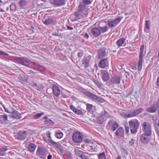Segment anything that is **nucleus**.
<instances>
[{"mask_svg":"<svg viewBox=\"0 0 159 159\" xmlns=\"http://www.w3.org/2000/svg\"><path fill=\"white\" fill-rule=\"evenodd\" d=\"M75 113L76 114L82 116L83 115V113L81 111L78 109Z\"/></svg>","mask_w":159,"mask_h":159,"instance_id":"obj_45","label":"nucleus"},{"mask_svg":"<svg viewBox=\"0 0 159 159\" xmlns=\"http://www.w3.org/2000/svg\"><path fill=\"white\" fill-rule=\"evenodd\" d=\"M120 78L118 76H114L111 79V82L113 84H119L120 83Z\"/></svg>","mask_w":159,"mask_h":159,"instance_id":"obj_22","label":"nucleus"},{"mask_svg":"<svg viewBox=\"0 0 159 159\" xmlns=\"http://www.w3.org/2000/svg\"><path fill=\"white\" fill-rule=\"evenodd\" d=\"M84 141L85 143H89L90 142V140L89 139H85Z\"/></svg>","mask_w":159,"mask_h":159,"instance_id":"obj_59","label":"nucleus"},{"mask_svg":"<svg viewBox=\"0 0 159 159\" xmlns=\"http://www.w3.org/2000/svg\"><path fill=\"white\" fill-rule=\"evenodd\" d=\"M101 74L103 80L105 81H107L109 78L108 72L105 70H102L101 71Z\"/></svg>","mask_w":159,"mask_h":159,"instance_id":"obj_20","label":"nucleus"},{"mask_svg":"<svg viewBox=\"0 0 159 159\" xmlns=\"http://www.w3.org/2000/svg\"><path fill=\"white\" fill-rule=\"evenodd\" d=\"M66 28L68 30H73V28L72 27H70L69 26H67Z\"/></svg>","mask_w":159,"mask_h":159,"instance_id":"obj_60","label":"nucleus"},{"mask_svg":"<svg viewBox=\"0 0 159 159\" xmlns=\"http://www.w3.org/2000/svg\"><path fill=\"white\" fill-rule=\"evenodd\" d=\"M72 140L75 143H79L83 139V135L79 132H75L73 134Z\"/></svg>","mask_w":159,"mask_h":159,"instance_id":"obj_6","label":"nucleus"},{"mask_svg":"<svg viewBox=\"0 0 159 159\" xmlns=\"http://www.w3.org/2000/svg\"><path fill=\"white\" fill-rule=\"evenodd\" d=\"M83 54V51L81 50H80L78 51V56L79 57H81Z\"/></svg>","mask_w":159,"mask_h":159,"instance_id":"obj_48","label":"nucleus"},{"mask_svg":"<svg viewBox=\"0 0 159 159\" xmlns=\"http://www.w3.org/2000/svg\"><path fill=\"white\" fill-rule=\"evenodd\" d=\"M43 88V86L42 85H40L37 86V89L39 91L42 90Z\"/></svg>","mask_w":159,"mask_h":159,"instance_id":"obj_50","label":"nucleus"},{"mask_svg":"<svg viewBox=\"0 0 159 159\" xmlns=\"http://www.w3.org/2000/svg\"><path fill=\"white\" fill-rule=\"evenodd\" d=\"M89 60H88L87 58H84L83 60L82 64L84 65V66L85 68L88 67L89 66Z\"/></svg>","mask_w":159,"mask_h":159,"instance_id":"obj_30","label":"nucleus"},{"mask_svg":"<svg viewBox=\"0 0 159 159\" xmlns=\"http://www.w3.org/2000/svg\"><path fill=\"white\" fill-rule=\"evenodd\" d=\"M99 29L100 30L101 32L102 33H104L107 31L108 28L107 26H106L102 27H100Z\"/></svg>","mask_w":159,"mask_h":159,"instance_id":"obj_38","label":"nucleus"},{"mask_svg":"<svg viewBox=\"0 0 159 159\" xmlns=\"http://www.w3.org/2000/svg\"><path fill=\"white\" fill-rule=\"evenodd\" d=\"M1 55L8 56L9 54L7 53L4 52L0 51V55Z\"/></svg>","mask_w":159,"mask_h":159,"instance_id":"obj_52","label":"nucleus"},{"mask_svg":"<svg viewBox=\"0 0 159 159\" xmlns=\"http://www.w3.org/2000/svg\"><path fill=\"white\" fill-rule=\"evenodd\" d=\"M120 115L123 117L129 118L131 117L130 113L127 112H122L120 114Z\"/></svg>","mask_w":159,"mask_h":159,"instance_id":"obj_32","label":"nucleus"},{"mask_svg":"<svg viewBox=\"0 0 159 159\" xmlns=\"http://www.w3.org/2000/svg\"><path fill=\"white\" fill-rule=\"evenodd\" d=\"M98 159H106V156L104 152L98 154Z\"/></svg>","mask_w":159,"mask_h":159,"instance_id":"obj_36","label":"nucleus"},{"mask_svg":"<svg viewBox=\"0 0 159 159\" xmlns=\"http://www.w3.org/2000/svg\"><path fill=\"white\" fill-rule=\"evenodd\" d=\"M94 82H95V84L97 85H98V86L99 87H101V85L100 84L99 82L98 81H95Z\"/></svg>","mask_w":159,"mask_h":159,"instance_id":"obj_57","label":"nucleus"},{"mask_svg":"<svg viewBox=\"0 0 159 159\" xmlns=\"http://www.w3.org/2000/svg\"><path fill=\"white\" fill-rule=\"evenodd\" d=\"M80 158L81 159H89L88 157L86 156L84 154L81 155Z\"/></svg>","mask_w":159,"mask_h":159,"instance_id":"obj_51","label":"nucleus"},{"mask_svg":"<svg viewBox=\"0 0 159 159\" xmlns=\"http://www.w3.org/2000/svg\"><path fill=\"white\" fill-rule=\"evenodd\" d=\"M78 11H79L84 16H86L88 14L85 6L84 4L80 3L79 4L78 8Z\"/></svg>","mask_w":159,"mask_h":159,"instance_id":"obj_11","label":"nucleus"},{"mask_svg":"<svg viewBox=\"0 0 159 159\" xmlns=\"http://www.w3.org/2000/svg\"><path fill=\"white\" fill-rule=\"evenodd\" d=\"M36 145L32 143H30L29 144L28 147V149L31 152H33L35 150Z\"/></svg>","mask_w":159,"mask_h":159,"instance_id":"obj_26","label":"nucleus"},{"mask_svg":"<svg viewBox=\"0 0 159 159\" xmlns=\"http://www.w3.org/2000/svg\"><path fill=\"white\" fill-rule=\"evenodd\" d=\"M106 54V48H103L99 49L98 52V58L101 59L105 57Z\"/></svg>","mask_w":159,"mask_h":159,"instance_id":"obj_17","label":"nucleus"},{"mask_svg":"<svg viewBox=\"0 0 159 159\" xmlns=\"http://www.w3.org/2000/svg\"><path fill=\"white\" fill-rule=\"evenodd\" d=\"M27 134V132L25 131H20L17 134V137L20 140H23L25 139Z\"/></svg>","mask_w":159,"mask_h":159,"instance_id":"obj_16","label":"nucleus"},{"mask_svg":"<svg viewBox=\"0 0 159 159\" xmlns=\"http://www.w3.org/2000/svg\"><path fill=\"white\" fill-rule=\"evenodd\" d=\"M75 15L76 17H79L80 16H84L79 11H76L75 13Z\"/></svg>","mask_w":159,"mask_h":159,"instance_id":"obj_47","label":"nucleus"},{"mask_svg":"<svg viewBox=\"0 0 159 159\" xmlns=\"http://www.w3.org/2000/svg\"><path fill=\"white\" fill-rule=\"evenodd\" d=\"M125 40L126 39H125L122 38L117 40L116 42V43L118 45L119 47L123 46H124L126 45Z\"/></svg>","mask_w":159,"mask_h":159,"instance_id":"obj_21","label":"nucleus"},{"mask_svg":"<svg viewBox=\"0 0 159 159\" xmlns=\"http://www.w3.org/2000/svg\"><path fill=\"white\" fill-rule=\"evenodd\" d=\"M84 38L86 39H88L89 38V36L87 33H85L84 36Z\"/></svg>","mask_w":159,"mask_h":159,"instance_id":"obj_56","label":"nucleus"},{"mask_svg":"<svg viewBox=\"0 0 159 159\" xmlns=\"http://www.w3.org/2000/svg\"><path fill=\"white\" fill-rule=\"evenodd\" d=\"M44 123L45 125L52 124L54 123L50 119H47L44 121Z\"/></svg>","mask_w":159,"mask_h":159,"instance_id":"obj_42","label":"nucleus"},{"mask_svg":"<svg viewBox=\"0 0 159 159\" xmlns=\"http://www.w3.org/2000/svg\"><path fill=\"white\" fill-rule=\"evenodd\" d=\"M125 133L126 134H128V133L129 131V128L127 126H125Z\"/></svg>","mask_w":159,"mask_h":159,"instance_id":"obj_53","label":"nucleus"},{"mask_svg":"<svg viewBox=\"0 0 159 159\" xmlns=\"http://www.w3.org/2000/svg\"><path fill=\"white\" fill-rule=\"evenodd\" d=\"M98 66L100 68H104L108 65V62L107 58L101 60L98 63Z\"/></svg>","mask_w":159,"mask_h":159,"instance_id":"obj_18","label":"nucleus"},{"mask_svg":"<svg viewBox=\"0 0 159 159\" xmlns=\"http://www.w3.org/2000/svg\"><path fill=\"white\" fill-rule=\"evenodd\" d=\"M157 109H159V99L157 103H155L152 106L147 108L146 111L148 112L153 113L155 112Z\"/></svg>","mask_w":159,"mask_h":159,"instance_id":"obj_10","label":"nucleus"},{"mask_svg":"<svg viewBox=\"0 0 159 159\" xmlns=\"http://www.w3.org/2000/svg\"><path fill=\"white\" fill-rule=\"evenodd\" d=\"M37 152L39 155H42L44 153V149L41 147H39L37 149Z\"/></svg>","mask_w":159,"mask_h":159,"instance_id":"obj_33","label":"nucleus"},{"mask_svg":"<svg viewBox=\"0 0 159 159\" xmlns=\"http://www.w3.org/2000/svg\"><path fill=\"white\" fill-rule=\"evenodd\" d=\"M47 142L50 145L54 146L55 149L57 151L58 153L61 154L63 152V150L61 148V146L59 144V142H56L52 139H48Z\"/></svg>","mask_w":159,"mask_h":159,"instance_id":"obj_4","label":"nucleus"},{"mask_svg":"<svg viewBox=\"0 0 159 159\" xmlns=\"http://www.w3.org/2000/svg\"><path fill=\"white\" fill-rule=\"evenodd\" d=\"M8 120H5L4 119H1L0 120V123L3 124V123H6V122L8 121Z\"/></svg>","mask_w":159,"mask_h":159,"instance_id":"obj_54","label":"nucleus"},{"mask_svg":"<svg viewBox=\"0 0 159 159\" xmlns=\"http://www.w3.org/2000/svg\"><path fill=\"white\" fill-rule=\"evenodd\" d=\"M93 99H96L97 101L100 103H103L104 102V100L100 97H98L96 96V98Z\"/></svg>","mask_w":159,"mask_h":159,"instance_id":"obj_40","label":"nucleus"},{"mask_svg":"<svg viewBox=\"0 0 159 159\" xmlns=\"http://www.w3.org/2000/svg\"><path fill=\"white\" fill-rule=\"evenodd\" d=\"M14 61L15 63L20 64L26 67H29V65L27 63H31L32 62L29 59L23 57H15Z\"/></svg>","mask_w":159,"mask_h":159,"instance_id":"obj_2","label":"nucleus"},{"mask_svg":"<svg viewBox=\"0 0 159 159\" xmlns=\"http://www.w3.org/2000/svg\"><path fill=\"white\" fill-rule=\"evenodd\" d=\"M4 155V153L0 151V156H3Z\"/></svg>","mask_w":159,"mask_h":159,"instance_id":"obj_62","label":"nucleus"},{"mask_svg":"<svg viewBox=\"0 0 159 159\" xmlns=\"http://www.w3.org/2000/svg\"><path fill=\"white\" fill-rule=\"evenodd\" d=\"M122 18V17H117L114 20L109 21L107 23V25L110 28L116 26Z\"/></svg>","mask_w":159,"mask_h":159,"instance_id":"obj_9","label":"nucleus"},{"mask_svg":"<svg viewBox=\"0 0 159 159\" xmlns=\"http://www.w3.org/2000/svg\"><path fill=\"white\" fill-rule=\"evenodd\" d=\"M44 112H41V113H36L35 114L34 116V119H37L39 118L41 116L44 115Z\"/></svg>","mask_w":159,"mask_h":159,"instance_id":"obj_35","label":"nucleus"},{"mask_svg":"<svg viewBox=\"0 0 159 159\" xmlns=\"http://www.w3.org/2000/svg\"><path fill=\"white\" fill-rule=\"evenodd\" d=\"M157 85L159 87V76L157 79Z\"/></svg>","mask_w":159,"mask_h":159,"instance_id":"obj_58","label":"nucleus"},{"mask_svg":"<svg viewBox=\"0 0 159 159\" xmlns=\"http://www.w3.org/2000/svg\"><path fill=\"white\" fill-rule=\"evenodd\" d=\"M86 109L87 111H90L92 109L93 105L92 104L89 103H86Z\"/></svg>","mask_w":159,"mask_h":159,"instance_id":"obj_39","label":"nucleus"},{"mask_svg":"<svg viewBox=\"0 0 159 159\" xmlns=\"http://www.w3.org/2000/svg\"><path fill=\"white\" fill-rule=\"evenodd\" d=\"M85 94L86 96L93 99L95 98H96V95H94L89 92H85Z\"/></svg>","mask_w":159,"mask_h":159,"instance_id":"obj_29","label":"nucleus"},{"mask_svg":"<svg viewBox=\"0 0 159 159\" xmlns=\"http://www.w3.org/2000/svg\"><path fill=\"white\" fill-rule=\"evenodd\" d=\"M52 4L54 7H59L64 5L65 4V0H53Z\"/></svg>","mask_w":159,"mask_h":159,"instance_id":"obj_14","label":"nucleus"},{"mask_svg":"<svg viewBox=\"0 0 159 159\" xmlns=\"http://www.w3.org/2000/svg\"><path fill=\"white\" fill-rule=\"evenodd\" d=\"M144 46L142 45L140 48V54L139 55V59L138 63V69L139 70H141L142 67V64L143 61V58L144 54H143V50Z\"/></svg>","mask_w":159,"mask_h":159,"instance_id":"obj_3","label":"nucleus"},{"mask_svg":"<svg viewBox=\"0 0 159 159\" xmlns=\"http://www.w3.org/2000/svg\"><path fill=\"white\" fill-rule=\"evenodd\" d=\"M135 143V140L134 139H132L131 140L129 141V144L130 146H133Z\"/></svg>","mask_w":159,"mask_h":159,"instance_id":"obj_46","label":"nucleus"},{"mask_svg":"<svg viewBox=\"0 0 159 159\" xmlns=\"http://www.w3.org/2000/svg\"><path fill=\"white\" fill-rule=\"evenodd\" d=\"M9 116L13 119H20L21 118V115L18 111L14 109Z\"/></svg>","mask_w":159,"mask_h":159,"instance_id":"obj_13","label":"nucleus"},{"mask_svg":"<svg viewBox=\"0 0 159 159\" xmlns=\"http://www.w3.org/2000/svg\"><path fill=\"white\" fill-rule=\"evenodd\" d=\"M19 6L22 8L26 6L27 4V2L26 1L24 0H20L19 2Z\"/></svg>","mask_w":159,"mask_h":159,"instance_id":"obj_31","label":"nucleus"},{"mask_svg":"<svg viewBox=\"0 0 159 159\" xmlns=\"http://www.w3.org/2000/svg\"><path fill=\"white\" fill-rule=\"evenodd\" d=\"M83 3L85 5H89L92 3V1L91 0H83Z\"/></svg>","mask_w":159,"mask_h":159,"instance_id":"obj_43","label":"nucleus"},{"mask_svg":"<svg viewBox=\"0 0 159 159\" xmlns=\"http://www.w3.org/2000/svg\"><path fill=\"white\" fill-rule=\"evenodd\" d=\"M74 151L75 154L80 158L81 156V155L83 154L82 151L79 150L78 148L75 149Z\"/></svg>","mask_w":159,"mask_h":159,"instance_id":"obj_28","label":"nucleus"},{"mask_svg":"<svg viewBox=\"0 0 159 159\" xmlns=\"http://www.w3.org/2000/svg\"><path fill=\"white\" fill-rule=\"evenodd\" d=\"M47 135L48 136V137L49 138V139H51V137L50 135V133L49 132L48 133V134L47 133Z\"/></svg>","mask_w":159,"mask_h":159,"instance_id":"obj_63","label":"nucleus"},{"mask_svg":"<svg viewBox=\"0 0 159 159\" xmlns=\"http://www.w3.org/2000/svg\"><path fill=\"white\" fill-rule=\"evenodd\" d=\"M53 92L54 94L56 96H59L60 91L58 87L56 85H54L52 87Z\"/></svg>","mask_w":159,"mask_h":159,"instance_id":"obj_24","label":"nucleus"},{"mask_svg":"<svg viewBox=\"0 0 159 159\" xmlns=\"http://www.w3.org/2000/svg\"><path fill=\"white\" fill-rule=\"evenodd\" d=\"M7 150V148L6 146H3L0 148V151L3 153Z\"/></svg>","mask_w":159,"mask_h":159,"instance_id":"obj_44","label":"nucleus"},{"mask_svg":"<svg viewBox=\"0 0 159 159\" xmlns=\"http://www.w3.org/2000/svg\"><path fill=\"white\" fill-rule=\"evenodd\" d=\"M63 133L62 132H56L55 137L57 139H61L63 136Z\"/></svg>","mask_w":159,"mask_h":159,"instance_id":"obj_34","label":"nucleus"},{"mask_svg":"<svg viewBox=\"0 0 159 159\" xmlns=\"http://www.w3.org/2000/svg\"><path fill=\"white\" fill-rule=\"evenodd\" d=\"M148 134L143 133L140 136V141L144 144H147L150 142V135Z\"/></svg>","mask_w":159,"mask_h":159,"instance_id":"obj_8","label":"nucleus"},{"mask_svg":"<svg viewBox=\"0 0 159 159\" xmlns=\"http://www.w3.org/2000/svg\"><path fill=\"white\" fill-rule=\"evenodd\" d=\"M52 157V155L49 154L47 157L48 159H51Z\"/></svg>","mask_w":159,"mask_h":159,"instance_id":"obj_61","label":"nucleus"},{"mask_svg":"<svg viewBox=\"0 0 159 159\" xmlns=\"http://www.w3.org/2000/svg\"><path fill=\"white\" fill-rule=\"evenodd\" d=\"M0 119H3L5 120H8L7 115L5 113L0 114Z\"/></svg>","mask_w":159,"mask_h":159,"instance_id":"obj_37","label":"nucleus"},{"mask_svg":"<svg viewBox=\"0 0 159 159\" xmlns=\"http://www.w3.org/2000/svg\"><path fill=\"white\" fill-rule=\"evenodd\" d=\"M150 25L151 23L149 20H147L146 21V28L144 29V30L146 32H148L150 28Z\"/></svg>","mask_w":159,"mask_h":159,"instance_id":"obj_27","label":"nucleus"},{"mask_svg":"<svg viewBox=\"0 0 159 159\" xmlns=\"http://www.w3.org/2000/svg\"><path fill=\"white\" fill-rule=\"evenodd\" d=\"M32 84L33 86H37V83H36L35 82H33Z\"/></svg>","mask_w":159,"mask_h":159,"instance_id":"obj_64","label":"nucleus"},{"mask_svg":"<svg viewBox=\"0 0 159 159\" xmlns=\"http://www.w3.org/2000/svg\"><path fill=\"white\" fill-rule=\"evenodd\" d=\"M108 114L104 110H103L101 112L100 115L97 118V121L99 124H102L103 123L104 119L107 117Z\"/></svg>","mask_w":159,"mask_h":159,"instance_id":"obj_7","label":"nucleus"},{"mask_svg":"<svg viewBox=\"0 0 159 159\" xmlns=\"http://www.w3.org/2000/svg\"><path fill=\"white\" fill-rule=\"evenodd\" d=\"M116 135L117 136L123 137L124 135V131L123 128L121 127L119 128L116 132Z\"/></svg>","mask_w":159,"mask_h":159,"instance_id":"obj_23","label":"nucleus"},{"mask_svg":"<svg viewBox=\"0 0 159 159\" xmlns=\"http://www.w3.org/2000/svg\"><path fill=\"white\" fill-rule=\"evenodd\" d=\"M130 131L132 134H135L138 131L139 127V122L136 119H131L128 122Z\"/></svg>","mask_w":159,"mask_h":159,"instance_id":"obj_1","label":"nucleus"},{"mask_svg":"<svg viewBox=\"0 0 159 159\" xmlns=\"http://www.w3.org/2000/svg\"><path fill=\"white\" fill-rule=\"evenodd\" d=\"M118 125L117 122H113L110 120L108 122L107 127L113 131H115L118 127Z\"/></svg>","mask_w":159,"mask_h":159,"instance_id":"obj_12","label":"nucleus"},{"mask_svg":"<svg viewBox=\"0 0 159 159\" xmlns=\"http://www.w3.org/2000/svg\"><path fill=\"white\" fill-rule=\"evenodd\" d=\"M43 23L46 25H48L52 24H53L54 21L52 18H49L48 19L43 20Z\"/></svg>","mask_w":159,"mask_h":159,"instance_id":"obj_25","label":"nucleus"},{"mask_svg":"<svg viewBox=\"0 0 159 159\" xmlns=\"http://www.w3.org/2000/svg\"><path fill=\"white\" fill-rule=\"evenodd\" d=\"M70 108L71 109L74 113L76 111L77 109L75 107H74L73 105L70 106Z\"/></svg>","mask_w":159,"mask_h":159,"instance_id":"obj_49","label":"nucleus"},{"mask_svg":"<svg viewBox=\"0 0 159 159\" xmlns=\"http://www.w3.org/2000/svg\"><path fill=\"white\" fill-rule=\"evenodd\" d=\"M91 33L94 37H97L100 35V30L98 28H94L92 29Z\"/></svg>","mask_w":159,"mask_h":159,"instance_id":"obj_15","label":"nucleus"},{"mask_svg":"<svg viewBox=\"0 0 159 159\" xmlns=\"http://www.w3.org/2000/svg\"><path fill=\"white\" fill-rule=\"evenodd\" d=\"M155 128L157 134L159 136V124L157 123L155 124Z\"/></svg>","mask_w":159,"mask_h":159,"instance_id":"obj_41","label":"nucleus"},{"mask_svg":"<svg viewBox=\"0 0 159 159\" xmlns=\"http://www.w3.org/2000/svg\"><path fill=\"white\" fill-rule=\"evenodd\" d=\"M142 130L144 132V133L151 135L152 130L150 124L148 122H144L142 124Z\"/></svg>","mask_w":159,"mask_h":159,"instance_id":"obj_5","label":"nucleus"},{"mask_svg":"<svg viewBox=\"0 0 159 159\" xmlns=\"http://www.w3.org/2000/svg\"><path fill=\"white\" fill-rule=\"evenodd\" d=\"M3 108H4V110H5V111L6 112H7L8 113H11V112H10L9 111V110L7 108L5 107H3Z\"/></svg>","mask_w":159,"mask_h":159,"instance_id":"obj_55","label":"nucleus"},{"mask_svg":"<svg viewBox=\"0 0 159 159\" xmlns=\"http://www.w3.org/2000/svg\"><path fill=\"white\" fill-rule=\"evenodd\" d=\"M143 111L142 108H139L134 110L133 111L130 112L131 117L136 116L140 114Z\"/></svg>","mask_w":159,"mask_h":159,"instance_id":"obj_19","label":"nucleus"}]
</instances>
